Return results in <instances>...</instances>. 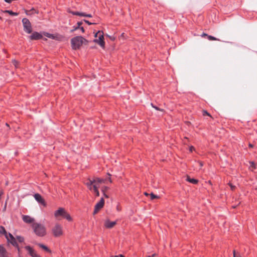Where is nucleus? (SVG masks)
<instances>
[{
  "label": "nucleus",
  "mask_w": 257,
  "mask_h": 257,
  "mask_svg": "<svg viewBox=\"0 0 257 257\" xmlns=\"http://www.w3.org/2000/svg\"><path fill=\"white\" fill-rule=\"evenodd\" d=\"M55 217L60 220L61 218H65L69 221H72V219L70 214L63 208L60 207L54 212Z\"/></svg>",
  "instance_id": "nucleus-1"
},
{
  "label": "nucleus",
  "mask_w": 257,
  "mask_h": 257,
  "mask_svg": "<svg viewBox=\"0 0 257 257\" xmlns=\"http://www.w3.org/2000/svg\"><path fill=\"white\" fill-rule=\"evenodd\" d=\"M32 228L35 233L39 236H44L46 234V229L45 226L38 223H34Z\"/></svg>",
  "instance_id": "nucleus-2"
},
{
  "label": "nucleus",
  "mask_w": 257,
  "mask_h": 257,
  "mask_svg": "<svg viewBox=\"0 0 257 257\" xmlns=\"http://www.w3.org/2000/svg\"><path fill=\"white\" fill-rule=\"evenodd\" d=\"M87 42V40L81 36H76L71 40L72 49L75 50L79 49L83 44Z\"/></svg>",
  "instance_id": "nucleus-3"
},
{
  "label": "nucleus",
  "mask_w": 257,
  "mask_h": 257,
  "mask_svg": "<svg viewBox=\"0 0 257 257\" xmlns=\"http://www.w3.org/2000/svg\"><path fill=\"white\" fill-rule=\"evenodd\" d=\"M52 233L53 236L56 237L63 235V230L62 226L58 223L55 224L52 228Z\"/></svg>",
  "instance_id": "nucleus-4"
},
{
  "label": "nucleus",
  "mask_w": 257,
  "mask_h": 257,
  "mask_svg": "<svg viewBox=\"0 0 257 257\" xmlns=\"http://www.w3.org/2000/svg\"><path fill=\"white\" fill-rule=\"evenodd\" d=\"M22 23L25 32L28 34H30L32 32V28L30 21L27 18H24L22 20Z\"/></svg>",
  "instance_id": "nucleus-5"
},
{
  "label": "nucleus",
  "mask_w": 257,
  "mask_h": 257,
  "mask_svg": "<svg viewBox=\"0 0 257 257\" xmlns=\"http://www.w3.org/2000/svg\"><path fill=\"white\" fill-rule=\"evenodd\" d=\"M97 44H98L103 49H105V42L104 41L103 32L101 31H97Z\"/></svg>",
  "instance_id": "nucleus-6"
},
{
  "label": "nucleus",
  "mask_w": 257,
  "mask_h": 257,
  "mask_svg": "<svg viewBox=\"0 0 257 257\" xmlns=\"http://www.w3.org/2000/svg\"><path fill=\"white\" fill-rule=\"evenodd\" d=\"M85 184L89 190L93 191L94 193L96 192V183L94 180L89 179L86 181Z\"/></svg>",
  "instance_id": "nucleus-7"
},
{
  "label": "nucleus",
  "mask_w": 257,
  "mask_h": 257,
  "mask_svg": "<svg viewBox=\"0 0 257 257\" xmlns=\"http://www.w3.org/2000/svg\"><path fill=\"white\" fill-rule=\"evenodd\" d=\"M5 237L7 239V240L9 242H10L14 246H17V243L16 238L11 233H9L6 234Z\"/></svg>",
  "instance_id": "nucleus-8"
},
{
  "label": "nucleus",
  "mask_w": 257,
  "mask_h": 257,
  "mask_svg": "<svg viewBox=\"0 0 257 257\" xmlns=\"http://www.w3.org/2000/svg\"><path fill=\"white\" fill-rule=\"evenodd\" d=\"M34 197L35 200L40 204H42L44 206H46V203L44 199V198L42 197V196L36 193L34 195Z\"/></svg>",
  "instance_id": "nucleus-9"
},
{
  "label": "nucleus",
  "mask_w": 257,
  "mask_h": 257,
  "mask_svg": "<svg viewBox=\"0 0 257 257\" xmlns=\"http://www.w3.org/2000/svg\"><path fill=\"white\" fill-rule=\"evenodd\" d=\"M25 248L28 251L29 254L32 257H41L30 246H26Z\"/></svg>",
  "instance_id": "nucleus-10"
},
{
  "label": "nucleus",
  "mask_w": 257,
  "mask_h": 257,
  "mask_svg": "<svg viewBox=\"0 0 257 257\" xmlns=\"http://www.w3.org/2000/svg\"><path fill=\"white\" fill-rule=\"evenodd\" d=\"M29 38L31 40H39L42 38V36L38 32H34L29 37Z\"/></svg>",
  "instance_id": "nucleus-11"
},
{
  "label": "nucleus",
  "mask_w": 257,
  "mask_h": 257,
  "mask_svg": "<svg viewBox=\"0 0 257 257\" xmlns=\"http://www.w3.org/2000/svg\"><path fill=\"white\" fill-rule=\"evenodd\" d=\"M22 219L25 222L27 223H32L34 221V219L29 215H23Z\"/></svg>",
  "instance_id": "nucleus-12"
},
{
  "label": "nucleus",
  "mask_w": 257,
  "mask_h": 257,
  "mask_svg": "<svg viewBox=\"0 0 257 257\" xmlns=\"http://www.w3.org/2000/svg\"><path fill=\"white\" fill-rule=\"evenodd\" d=\"M0 256L8 257V253L4 246L0 245Z\"/></svg>",
  "instance_id": "nucleus-13"
},
{
  "label": "nucleus",
  "mask_w": 257,
  "mask_h": 257,
  "mask_svg": "<svg viewBox=\"0 0 257 257\" xmlns=\"http://www.w3.org/2000/svg\"><path fill=\"white\" fill-rule=\"evenodd\" d=\"M116 224L115 221L107 220L104 223L105 226L107 228H111Z\"/></svg>",
  "instance_id": "nucleus-14"
},
{
  "label": "nucleus",
  "mask_w": 257,
  "mask_h": 257,
  "mask_svg": "<svg viewBox=\"0 0 257 257\" xmlns=\"http://www.w3.org/2000/svg\"><path fill=\"white\" fill-rule=\"evenodd\" d=\"M69 12L74 15H77V16H83V17H91V15H85V13H79L78 12H71V11H69Z\"/></svg>",
  "instance_id": "nucleus-15"
},
{
  "label": "nucleus",
  "mask_w": 257,
  "mask_h": 257,
  "mask_svg": "<svg viewBox=\"0 0 257 257\" xmlns=\"http://www.w3.org/2000/svg\"><path fill=\"white\" fill-rule=\"evenodd\" d=\"M104 204V200L103 198L102 197L100 199L99 202L97 203V211L103 207Z\"/></svg>",
  "instance_id": "nucleus-16"
},
{
  "label": "nucleus",
  "mask_w": 257,
  "mask_h": 257,
  "mask_svg": "<svg viewBox=\"0 0 257 257\" xmlns=\"http://www.w3.org/2000/svg\"><path fill=\"white\" fill-rule=\"evenodd\" d=\"M186 180L193 184H196L198 182V180L191 178L189 176H187Z\"/></svg>",
  "instance_id": "nucleus-17"
},
{
  "label": "nucleus",
  "mask_w": 257,
  "mask_h": 257,
  "mask_svg": "<svg viewBox=\"0 0 257 257\" xmlns=\"http://www.w3.org/2000/svg\"><path fill=\"white\" fill-rule=\"evenodd\" d=\"M37 245L41 248L43 249L44 250L47 251V252H50V249L48 248V247L47 246H46V245H45L44 244H41V243H37Z\"/></svg>",
  "instance_id": "nucleus-18"
},
{
  "label": "nucleus",
  "mask_w": 257,
  "mask_h": 257,
  "mask_svg": "<svg viewBox=\"0 0 257 257\" xmlns=\"http://www.w3.org/2000/svg\"><path fill=\"white\" fill-rule=\"evenodd\" d=\"M4 13H9L11 15L13 16H18V14L17 13H15L12 12V11L6 10L4 12Z\"/></svg>",
  "instance_id": "nucleus-19"
},
{
  "label": "nucleus",
  "mask_w": 257,
  "mask_h": 257,
  "mask_svg": "<svg viewBox=\"0 0 257 257\" xmlns=\"http://www.w3.org/2000/svg\"><path fill=\"white\" fill-rule=\"evenodd\" d=\"M0 233L4 234L5 236L8 233L5 228L3 226H0Z\"/></svg>",
  "instance_id": "nucleus-20"
},
{
  "label": "nucleus",
  "mask_w": 257,
  "mask_h": 257,
  "mask_svg": "<svg viewBox=\"0 0 257 257\" xmlns=\"http://www.w3.org/2000/svg\"><path fill=\"white\" fill-rule=\"evenodd\" d=\"M150 198H151V200H153L154 199H158V198H159V197L158 196H157L156 195H155L153 193H151L150 194Z\"/></svg>",
  "instance_id": "nucleus-21"
},
{
  "label": "nucleus",
  "mask_w": 257,
  "mask_h": 257,
  "mask_svg": "<svg viewBox=\"0 0 257 257\" xmlns=\"http://www.w3.org/2000/svg\"><path fill=\"white\" fill-rule=\"evenodd\" d=\"M82 23L81 22H79L77 23L78 27L75 28L74 29L71 30V32H73L74 31L76 30L78 28H79V27L82 25Z\"/></svg>",
  "instance_id": "nucleus-22"
},
{
  "label": "nucleus",
  "mask_w": 257,
  "mask_h": 257,
  "mask_svg": "<svg viewBox=\"0 0 257 257\" xmlns=\"http://www.w3.org/2000/svg\"><path fill=\"white\" fill-rule=\"evenodd\" d=\"M32 12L31 13L32 14H33L34 13H38V12L36 10H35L34 9H32L30 11H26V14L27 15L30 14V12Z\"/></svg>",
  "instance_id": "nucleus-23"
},
{
  "label": "nucleus",
  "mask_w": 257,
  "mask_h": 257,
  "mask_svg": "<svg viewBox=\"0 0 257 257\" xmlns=\"http://www.w3.org/2000/svg\"><path fill=\"white\" fill-rule=\"evenodd\" d=\"M208 39L210 41H215L217 40L219 41V39H217L216 38L213 37L212 36H208Z\"/></svg>",
  "instance_id": "nucleus-24"
},
{
  "label": "nucleus",
  "mask_w": 257,
  "mask_h": 257,
  "mask_svg": "<svg viewBox=\"0 0 257 257\" xmlns=\"http://www.w3.org/2000/svg\"><path fill=\"white\" fill-rule=\"evenodd\" d=\"M17 238L18 240V241L20 242H22L24 241V238L20 236H18L17 237Z\"/></svg>",
  "instance_id": "nucleus-25"
},
{
  "label": "nucleus",
  "mask_w": 257,
  "mask_h": 257,
  "mask_svg": "<svg viewBox=\"0 0 257 257\" xmlns=\"http://www.w3.org/2000/svg\"><path fill=\"white\" fill-rule=\"evenodd\" d=\"M202 113H203V115H204V116L208 115V116H209L210 117H212L211 116V115L206 110H203Z\"/></svg>",
  "instance_id": "nucleus-26"
},
{
  "label": "nucleus",
  "mask_w": 257,
  "mask_h": 257,
  "mask_svg": "<svg viewBox=\"0 0 257 257\" xmlns=\"http://www.w3.org/2000/svg\"><path fill=\"white\" fill-rule=\"evenodd\" d=\"M250 168L252 169V170L254 169H255V164L251 162L250 163Z\"/></svg>",
  "instance_id": "nucleus-27"
},
{
  "label": "nucleus",
  "mask_w": 257,
  "mask_h": 257,
  "mask_svg": "<svg viewBox=\"0 0 257 257\" xmlns=\"http://www.w3.org/2000/svg\"><path fill=\"white\" fill-rule=\"evenodd\" d=\"M233 257H242L241 255L239 253L236 254L235 250H233Z\"/></svg>",
  "instance_id": "nucleus-28"
},
{
  "label": "nucleus",
  "mask_w": 257,
  "mask_h": 257,
  "mask_svg": "<svg viewBox=\"0 0 257 257\" xmlns=\"http://www.w3.org/2000/svg\"><path fill=\"white\" fill-rule=\"evenodd\" d=\"M198 165L199 166V169H200L201 168V167L203 166V163L201 162H198L196 163V165Z\"/></svg>",
  "instance_id": "nucleus-29"
},
{
  "label": "nucleus",
  "mask_w": 257,
  "mask_h": 257,
  "mask_svg": "<svg viewBox=\"0 0 257 257\" xmlns=\"http://www.w3.org/2000/svg\"><path fill=\"white\" fill-rule=\"evenodd\" d=\"M105 181H106V179L103 180V179H99V178H97V183L104 182Z\"/></svg>",
  "instance_id": "nucleus-30"
},
{
  "label": "nucleus",
  "mask_w": 257,
  "mask_h": 257,
  "mask_svg": "<svg viewBox=\"0 0 257 257\" xmlns=\"http://www.w3.org/2000/svg\"><path fill=\"white\" fill-rule=\"evenodd\" d=\"M229 185L230 186V188H231V189L232 190H234L235 189V186H234V185H232V184H231V183H229Z\"/></svg>",
  "instance_id": "nucleus-31"
},
{
  "label": "nucleus",
  "mask_w": 257,
  "mask_h": 257,
  "mask_svg": "<svg viewBox=\"0 0 257 257\" xmlns=\"http://www.w3.org/2000/svg\"><path fill=\"white\" fill-rule=\"evenodd\" d=\"M13 63L15 66L16 67H18V62L17 61L14 60L13 61Z\"/></svg>",
  "instance_id": "nucleus-32"
},
{
  "label": "nucleus",
  "mask_w": 257,
  "mask_h": 257,
  "mask_svg": "<svg viewBox=\"0 0 257 257\" xmlns=\"http://www.w3.org/2000/svg\"><path fill=\"white\" fill-rule=\"evenodd\" d=\"M152 106L155 108L156 110H161V111H163V109H160L159 107H157V106H155L153 105V104H151Z\"/></svg>",
  "instance_id": "nucleus-33"
},
{
  "label": "nucleus",
  "mask_w": 257,
  "mask_h": 257,
  "mask_svg": "<svg viewBox=\"0 0 257 257\" xmlns=\"http://www.w3.org/2000/svg\"><path fill=\"white\" fill-rule=\"evenodd\" d=\"M96 213V204L94 205V209L93 211V214H95Z\"/></svg>",
  "instance_id": "nucleus-34"
},
{
  "label": "nucleus",
  "mask_w": 257,
  "mask_h": 257,
  "mask_svg": "<svg viewBox=\"0 0 257 257\" xmlns=\"http://www.w3.org/2000/svg\"><path fill=\"white\" fill-rule=\"evenodd\" d=\"M16 247H17V248H18V253H19V256L20 255H21V250H20V248L17 246H16Z\"/></svg>",
  "instance_id": "nucleus-35"
},
{
  "label": "nucleus",
  "mask_w": 257,
  "mask_h": 257,
  "mask_svg": "<svg viewBox=\"0 0 257 257\" xmlns=\"http://www.w3.org/2000/svg\"><path fill=\"white\" fill-rule=\"evenodd\" d=\"M111 257H124V256L122 254H119L118 255H113V256H111Z\"/></svg>",
  "instance_id": "nucleus-36"
},
{
  "label": "nucleus",
  "mask_w": 257,
  "mask_h": 257,
  "mask_svg": "<svg viewBox=\"0 0 257 257\" xmlns=\"http://www.w3.org/2000/svg\"><path fill=\"white\" fill-rule=\"evenodd\" d=\"M84 22L86 23H87L88 25H91V24H94V23H90L89 22V21H87V20H84Z\"/></svg>",
  "instance_id": "nucleus-37"
},
{
  "label": "nucleus",
  "mask_w": 257,
  "mask_h": 257,
  "mask_svg": "<svg viewBox=\"0 0 257 257\" xmlns=\"http://www.w3.org/2000/svg\"><path fill=\"white\" fill-rule=\"evenodd\" d=\"M107 37H109V38H110V39L111 40H113H113H114V39H115V38H114L113 37H110V36H108V35H107Z\"/></svg>",
  "instance_id": "nucleus-38"
},
{
  "label": "nucleus",
  "mask_w": 257,
  "mask_h": 257,
  "mask_svg": "<svg viewBox=\"0 0 257 257\" xmlns=\"http://www.w3.org/2000/svg\"><path fill=\"white\" fill-rule=\"evenodd\" d=\"M195 149L193 146H191L190 147V151L192 152L193 150H194Z\"/></svg>",
  "instance_id": "nucleus-39"
},
{
  "label": "nucleus",
  "mask_w": 257,
  "mask_h": 257,
  "mask_svg": "<svg viewBox=\"0 0 257 257\" xmlns=\"http://www.w3.org/2000/svg\"><path fill=\"white\" fill-rule=\"evenodd\" d=\"M5 1L8 3H11L13 0H5Z\"/></svg>",
  "instance_id": "nucleus-40"
},
{
  "label": "nucleus",
  "mask_w": 257,
  "mask_h": 257,
  "mask_svg": "<svg viewBox=\"0 0 257 257\" xmlns=\"http://www.w3.org/2000/svg\"><path fill=\"white\" fill-rule=\"evenodd\" d=\"M208 35L205 34V33H203L201 35L202 37H204V36H207L208 37Z\"/></svg>",
  "instance_id": "nucleus-41"
},
{
  "label": "nucleus",
  "mask_w": 257,
  "mask_h": 257,
  "mask_svg": "<svg viewBox=\"0 0 257 257\" xmlns=\"http://www.w3.org/2000/svg\"><path fill=\"white\" fill-rule=\"evenodd\" d=\"M80 29H81V31H82V33L84 32V28L83 27H81Z\"/></svg>",
  "instance_id": "nucleus-42"
},
{
  "label": "nucleus",
  "mask_w": 257,
  "mask_h": 257,
  "mask_svg": "<svg viewBox=\"0 0 257 257\" xmlns=\"http://www.w3.org/2000/svg\"><path fill=\"white\" fill-rule=\"evenodd\" d=\"M103 193L105 197L108 198V196L107 194H106L104 192Z\"/></svg>",
  "instance_id": "nucleus-43"
},
{
  "label": "nucleus",
  "mask_w": 257,
  "mask_h": 257,
  "mask_svg": "<svg viewBox=\"0 0 257 257\" xmlns=\"http://www.w3.org/2000/svg\"><path fill=\"white\" fill-rule=\"evenodd\" d=\"M249 147L250 148H252L253 147V145L251 144H249Z\"/></svg>",
  "instance_id": "nucleus-44"
},
{
  "label": "nucleus",
  "mask_w": 257,
  "mask_h": 257,
  "mask_svg": "<svg viewBox=\"0 0 257 257\" xmlns=\"http://www.w3.org/2000/svg\"><path fill=\"white\" fill-rule=\"evenodd\" d=\"M144 194H145V195L146 196L150 195V194H148V193H147V192H145Z\"/></svg>",
  "instance_id": "nucleus-45"
},
{
  "label": "nucleus",
  "mask_w": 257,
  "mask_h": 257,
  "mask_svg": "<svg viewBox=\"0 0 257 257\" xmlns=\"http://www.w3.org/2000/svg\"><path fill=\"white\" fill-rule=\"evenodd\" d=\"M156 255H157V254H156V253H154V254H153L152 255V256H152V257H155V256H156Z\"/></svg>",
  "instance_id": "nucleus-46"
},
{
  "label": "nucleus",
  "mask_w": 257,
  "mask_h": 257,
  "mask_svg": "<svg viewBox=\"0 0 257 257\" xmlns=\"http://www.w3.org/2000/svg\"><path fill=\"white\" fill-rule=\"evenodd\" d=\"M94 36L96 38V33H94Z\"/></svg>",
  "instance_id": "nucleus-47"
},
{
  "label": "nucleus",
  "mask_w": 257,
  "mask_h": 257,
  "mask_svg": "<svg viewBox=\"0 0 257 257\" xmlns=\"http://www.w3.org/2000/svg\"><path fill=\"white\" fill-rule=\"evenodd\" d=\"M97 196H99V192L98 191H97Z\"/></svg>",
  "instance_id": "nucleus-48"
},
{
  "label": "nucleus",
  "mask_w": 257,
  "mask_h": 257,
  "mask_svg": "<svg viewBox=\"0 0 257 257\" xmlns=\"http://www.w3.org/2000/svg\"><path fill=\"white\" fill-rule=\"evenodd\" d=\"M124 33H122V35H121V36H124Z\"/></svg>",
  "instance_id": "nucleus-49"
},
{
  "label": "nucleus",
  "mask_w": 257,
  "mask_h": 257,
  "mask_svg": "<svg viewBox=\"0 0 257 257\" xmlns=\"http://www.w3.org/2000/svg\"><path fill=\"white\" fill-rule=\"evenodd\" d=\"M19 256V257H22L21 255H20Z\"/></svg>",
  "instance_id": "nucleus-50"
},
{
  "label": "nucleus",
  "mask_w": 257,
  "mask_h": 257,
  "mask_svg": "<svg viewBox=\"0 0 257 257\" xmlns=\"http://www.w3.org/2000/svg\"><path fill=\"white\" fill-rule=\"evenodd\" d=\"M0 19H1V17H0Z\"/></svg>",
  "instance_id": "nucleus-51"
}]
</instances>
